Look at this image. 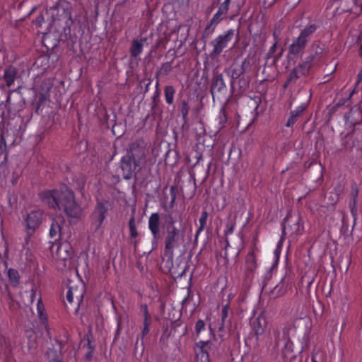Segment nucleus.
<instances>
[{"label": "nucleus", "mask_w": 362, "mask_h": 362, "mask_svg": "<svg viewBox=\"0 0 362 362\" xmlns=\"http://www.w3.org/2000/svg\"><path fill=\"white\" fill-rule=\"evenodd\" d=\"M172 63L173 61L163 63L160 70L156 74V77H158V74H163L164 76L168 75L173 69Z\"/></svg>", "instance_id": "30"}, {"label": "nucleus", "mask_w": 362, "mask_h": 362, "mask_svg": "<svg viewBox=\"0 0 362 362\" xmlns=\"http://www.w3.org/2000/svg\"><path fill=\"white\" fill-rule=\"evenodd\" d=\"M250 81L247 78L242 77L238 81V87L241 93L245 92L249 88Z\"/></svg>", "instance_id": "36"}, {"label": "nucleus", "mask_w": 362, "mask_h": 362, "mask_svg": "<svg viewBox=\"0 0 362 362\" xmlns=\"http://www.w3.org/2000/svg\"><path fill=\"white\" fill-rule=\"evenodd\" d=\"M109 206L110 204L107 200H102L97 202L93 213V224L95 226V230H98L102 226L107 216Z\"/></svg>", "instance_id": "7"}, {"label": "nucleus", "mask_w": 362, "mask_h": 362, "mask_svg": "<svg viewBox=\"0 0 362 362\" xmlns=\"http://www.w3.org/2000/svg\"><path fill=\"white\" fill-rule=\"evenodd\" d=\"M278 44L276 42H274L273 45L269 48L268 52H267V58H274L275 60H278L279 57H281V54H275V52L277 49Z\"/></svg>", "instance_id": "33"}, {"label": "nucleus", "mask_w": 362, "mask_h": 362, "mask_svg": "<svg viewBox=\"0 0 362 362\" xmlns=\"http://www.w3.org/2000/svg\"><path fill=\"white\" fill-rule=\"evenodd\" d=\"M313 60V57H308L305 61L300 63L295 68L297 70V72L299 73L301 76H305L308 74L310 69L312 66V62Z\"/></svg>", "instance_id": "23"}, {"label": "nucleus", "mask_w": 362, "mask_h": 362, "mask_svg": "<svg viewBox=\"0 0 362 362\" xmlns=\"http://www.w3.org/2000/svg\"><path fill=\"white\" fill-rule=\"evenodd\" d=\"M226 89L227 88L223 75L221 74L216 75L214 78L211 86L210 91L213 99H214L215 95L224 93Z\"/></svg>", "instance_id": "16"}, {"label": "nucleus", "mask_w": 362, "mask_h": 362, "mask_svg": "<svg viewBox=\"0 0 362 362\" xmlns=\"http://www.w3.org/2000/svg\"><path fill=\"white\" fill-rule=\"evenodd\" d=\"M44 21V17L42 15H39L37 18L33 21V23L36 27H40L42 23Z\"/></svg>", "instance_id": "47"}, {"label": "nucleus", "mask_w": 362, "mask_h": 362, "mask_svg": "<svg viewBox=\"0 0 362 362\" xmlns=\"http://www.w3.org/2000/svg\"><path fill=\"white\" fill-rule=\"evenodd\" d=\"M38 196L41 202L50 209L63 210L69 218H78L81 216V207L76 203L73 191L66 185L43 190Z\"/></svg>", "instance_id": "1"}, {"label": "nucleus", "mask_w": 362, "mask_h": 362, "mask_svg": "<svg viewBox=\"0 0 362 362\" xmlns=\"http://www.w3.org/2000/svg\"><path fill=\"white\" fill-rule=\"evenodd\" d=\"M175 89L173 86H166L164 88V96L167 104L172 105L174 103Z\"/></svg>", "instance_id": "27"}, {"label": "nucleus", "mask_w": 362, "mask_h": 362, "mask_svg": "<svg viewBox=\"0 0 362 362\" xmlns=\"http://www.w3.org/2000/svg\"><path fill=\"white\" fill-rule=\"evenodd\" d=\"M306 45L307 42L297 37L293 40L292 43L289 45L288 54L293 56H298L303 52Z\"/></svg>", "instance_id": "20"}, {"label": "nucleus", "mask_w": 362, "mask_h": 362, "mask_svg": "<svg viewBox=\"0 0 362 362\" xmlns=\"http://www.w3.org/2000/svg\"><path fill=\"white\" fill-rule=\"evenodd\" d=\"M66 300L69 303H71L74 300V296H66Z\"/></svg>", "instance_id": "59"}, {"label": "nucleus", "mask_w": 362, "mask_h": 362, "mask_svg": "<svg viewBox=\"0 0 362 362\" xmlns=\"http://www.w3.org/2000/svg\"><path fill=\"white\" fill-rule=\"evenodd\" d=\"M61 224L57 219H53L49 233L50 238L57 240L61 236Z\"/></svg>", "instance_id": "25"}, {"label": "nucleus", "mask_w": 362, "mask_h": 362, "mask_svg": "<svg viewBox=\"0 0 362 362\" xmlns=\"http://www.w3.org/2000/svg\"><path fill=\"white\" fill-rule=\"evenodd\" d=\"M189 107L188 105V103L186 100L182 101V105L180 109V113L182 115V117L183 121L185 122L187 120V117L189 113Z\"/></svg>", "instance_id": "34"}, {"label": "nucleus", "mask_w": 362, "mask_h": 362, "mask_svg": "<svg viewBox=\"0 0 362 362\" xmlns=\"http://www.w3.org/2000/svg\"><path fill=\"white\" fill-rule=\"evenodd\" d=\"M18 74V69L13 65H9L4 69L3 79L8 88L11 87L14 84Z\"/></svg>", "instance_id": "18"}, {"label": "nucleus", "mask_w": 362, "mask_h": 362, "mask_svg": "<svg viewBox=\"0 0 362 362\" xmlns=\"http://www.w3.org/2000/svg\"><path fill=\"white\" fill-rule=\"evenodd\" d=\"M358 191L357 189H356L354 191L352 192L353 199L349 203L350 211H351V216L354 218L353 228L354 227V226L356 224V221L357 218V209L356 208V199L358 197Z\"/></svg>", "instance_id": "26"}, {"label": "nucleus", "mask_w": 362, "mask_h": 362, "mask_svg": "<svg viewBox=\"0 0 362 362\" xmlns=\"http://www.w3.org/2000/svg\"><path fill=\"white\" fill-rule=\"evenodd\" d=\"M252 329L257 337V339L264 338L269 334L268 323L264 315L262 313L254 320L252 323Z\"/></svg>", "instance_id": "9"}, {"label": "nucleus", "mask_w": 362, "mask_h": 362, "mask_svg": "<svg viewBox=\"0 0 362 362\" xmlns=\"http://www.w3.org/2000/svg\"><path fill=\"white\" fill-rule=\"evenodd\" d=\"M205 329V323L203 320H199L195 325V331L197 334H199L202 331Z\"/></svg>", "instance_id": "41"}, {"label": "nucleus", "mask_w": 362, "mask_h": 362, "mask_svg": "<svg viewBox=\"0 0 362 362\" xmlns=\"http://www.w3.org/2000/svg\"><path fill=\"white\" fill-rule=\"evenodd\" d=\"M146 40V37H142L139 40L134 39L132 41L129 48V53L132 58L136 59L142 53L144 49V42Z\"/></svg>", "instance_id": "21"}, {"label": "nucleus", "mask_w": 362, "mask_h": 362, "mask_svg": "<svg viewBox=\"0 0 362 362\" xmlns=\"http://www.w3.org/2000/svg\"><path fill=\"white\" fill-rule=\"evenodd\" d=\"M35 231L29 230L26 229V235L24 238V243L23 244V249H25V247H32V245H30V241L31 239V237Z\"/></svg>", "instance_id": "39"}, {"label": "nucleus", "mask_w": 362, "mask_h": 362, "mask_svg": "<svg viewBox=\"0 0 362 362\" xmlns=\"http://www.w3.org/2000/svg\"><path fill=\"white\" fill-rule=\"evenodd\" d=\"M50 362H61V361H59L58 359H53Z\"/></svg>", "instance_id": "64"}, {"label": "nucleus", "mask_w": 362, "mask_h": 362, "mask_svg": "<svg viewBox=\"0 0 362 362\" xmlns=\"http://www.w3.org/2000/svg\"><path fill=\"white\" fill-rule=\"evenodd\" d=\"M299 221H300V217H298L297 218V220L295 221L294 223L291 227V230H292L291 233H297L298 232L299 228H300Z\"/></svg>", "instance_id": "45"}, {"label": "nucleus", "mask_w": 362, "mask_h": 362, "mask_svg": "<svg viewBox=\"0 0 362 362\" xmlns=\"http://www.w3.org/2000/svg\"><path fill=\"white\" fill-rule=\"evenodd\" d=\"M245 64L246 59L243 61L241 64H233L225 71L228 76L231 78L230 89L232 92L234 91L235 88V80L239 78L245 72Z\"/></svg>", "instance_id": "13"}, {"label": "nucleus", "mask_w": 362, "mask_h": 362, "mask_svg": "<svg viewBox=\"0 0 362 362\" xmlns=\"http://www.w3.org/2000/svg\"><path fill=\"white\" fill-rule=\"evenodd\" d=\"M349 219L348 216L346 214H343L342 218H341V223H342V228L344 230H348L349 228Z\"/></svg>", "instance_id": "46"}, {"label": "nucleus", "mask_w": 362, "mask_h": 362, "mask_svg": "<svg viewBox=\"0 0 362 362\" xmlns=\"http://www.w3.org/2000/svg\"><path fill=\"white\" fill-rule=\"evenodd\" d=\"M135 162V165L141 170L147 163V157L149 156V146L147 141L143 139L136 140L130 147L128 154Z\"/></svg>", "instance_id": "4"}, {"label": "nucleus", "mask_w": 362, "mask_h": 362, "mask_svg": "<svg viewBox=\"0 0 362 362\" xmlns=\"http://www.w3.org/2000/svg\"><path fill=\"white\" fill-rule=\"evenodd\" d=\"M67 295L71 294H85V284L79 278L75 279H68L65 283Z\"/></svg>", "instance_id": "14"}, {"label": "nucleus", "mask_w": 362, "mask_h": 362, "mask_svg": "<svg viewBox=\"0 0 362 362\" xmlns=\"http://www.w3.org/2000/svg\"><path fill=\"white\" fill-rule=\"evenodd\" d=\"M7 149L6 131L1 129L0 133V156L4 153Z\"/></svg>", "instance_id": "32"}, {"label": "nucleus", "mask_w": 362, "mask_h": 362, "mask_svg": "<svg viewBox=\"0 0 362 362\" xmlns=\"http://www.w3.org/2000/svg\"><path fill=\"white\" fill-rule=\"evenodd\" d=\"M358 56L362 58V44L361 45L358 49Z\"/></svg>", "instance_id": "62"}, {"label": "nucleus", "mask_w": 362, "mask_h": 362, "mask_svg": "<svg viewBox=\"0 0 362 362\" xmlns=\"http://www.w3.org/2000/svg\"><path fill=\"white\" fill-rule=\"evenodd\" d=\"M354 2V8L353 12L356 16L362 15V0H353Z\"/></svg>", "instance_id": "37"}, {"label": "nucleus", "mask_w": 362, "mask_h": 362, "mask_svg": "<svg viewBox=\"0 0 362 362\" xmlns=\"http://www.w3.org/2000/svg\"><path fill=\"white\" fill-rule=\"evenodd\" d=\"M170 194L171 197V200H170V206L173 207L174 206V204H175V202L176 199V191H175V187L173 185L170 187Z\"/></svg>", "instance_id": "43"}, {"label": "nucleus", "mask_w": 362, "mask_h": 362, "mask_svg": "<svg viewBox=\"0 0 362 362\" xmlns=\"http://www.w3.org/2000/svg\"><path fill=\"white\" fill-rule=\"evenodd\" d=\"M281 228H282V235H281V237L280 240H279V242L277 243L276 249V251H275V253H276V255H277V250H281V247L283 246V243H284V240L283 236L284 235H286V227L284 223H283L281 225Z\"/></svg>", "instance_id": "40"}, {"label": "nucleus", "mask_w": 362, "mask_h": 362, "mask_svg": "<svg viewBox=\"0 0 362 362\" xmlns=\"http://www.w3.org/2000/svg\"><path fill=\"white\" fill-rule=\"evenodd\" d=\"M158 86H159V80L158 78L156 81V86H155L156 93H158V95H160V90H159Z\"/></svg>", "instance_id": "57"}, {"label": "nucleus", "mask_w": 362, "mask_h": 362, "mask_svg": "<svg viewBox=\"0 0 362 362\" xmlns=\"http://www.w3.org/2000/svg\"><path fill=\"white\" fill-rule=\"evenodd\" d=\"M344 119L346 124L354 127L362 124V110L358 106L352 107L349 113L344 115Z\"/></svg>", "instance_id": "15"}, {"label": "nucleus", "mask_w": 362, "mask_h": 362, "mask_svg": "<svg viewBox=\"0 0 362 362\" xmlns=\"http://www.w3.org/2000/svg\"><path fill=\"white\" fill-rule=\"evenodd\" d=\"M149 332V327L148 326H144V329L142 330V334L143 336L146 335Z\"/></svg>", "instance_id": "54"}, {"label": "nucleus", "mask_w": 362, "mask_h": 362, "mask_svg": "<svg viewBox=\"0 0 362 362\" xmlns=\"http://www.w3.org/2000/svg\"><path fill=\"white\" fill-rule=\"evenodd\" d=\"M305 107H306L303 104H302V105L296 107V108L295 110L291 111V113H292L293 115H294L295 116H296L298 117L305 110Z\"/></svg>", "instance_id": "42"}, {"label": "nucleus", "mask_w": 362, "mask_h": 362, "mask_svg": "<svg viewBox=\"0 0 362 362\" xmlns=\"http://www.w3.org/2000/svg\"><path fill=\"white\" fill-rule=\"evenodd\" d=\"M235 35V30L232 28L227 30L223 34L218 35L211 42L213 49L211 55L216 57L219 55L223 50L227 47L228 42H230Z\"/></svg>", "instance_id": "6"}, {"label": "nucleus", "mask_w": 362, "mask_h": 362, "mask_svg": "<svg viewBox=\"0 0 362 362\" xmlns=\"http://www.w3.org/2000/svg\"><path fill=\"white\" fill-rule=\"evenodd\" d=\"M302 77L301 75L299 74V73L297 72V70L294 67L289 73L288 76V83H296L297 80Z\"/></svg>", "instance_id": "35"}, {"label": "nucleus", "mask_w": 362, "mask_h": 362, "mask_svg": "<svg viewBox=\"0 0 362 362\" xmlns=\"http://www.w3.org/2000/svg\"><path fill=\"white\" fill-rule=\"evenodd\" d=\"M257 237H254L245 259L244 273L245 278L250 281L254 278L255 272L259 267L258 257L261 248L257 245Z\"/></svg>", "instance_id": "2"}, {"label": "nucleus", "mask_w": 362, "mask_h": 362, "mask_svg": "<svg viewBox=\"0 0 362 362\" xmlns=\"http://www.w3.org/2000/svg\"><path fill=\"white\" fill-rule=\"evenodd\" d=\"M160 95H158V93H156V90L155 91L154 95L153 97V102L156 103V100L158 99Z\"/></svg>", "instance_id": "58"}, {"label": "nucleus", "mask_w": 362, "mask_h": 362, "mask_svg": "<svg viewBox=\"0 0 362 362\" xmlns=\"http://www.w3.org/2000/svg\"><path fill=\"white\" fill-rule=\"evenodd\" d=\"M348 100L346 99H341L337 103V106H341L346 104Z\"/></svg>", "instance_id": "56"}, {"label": "nucleus", "mask_w": 362, "mask_h": 362, "mask_svg": "<svg viewBox=\"0 0 362 362\" xmlns=\"http://www.w3.org/2000/svg\"><path fill=\"white\" fill-rule=\"evenodd\" d=\"M7 276L10 284L13 287H18L20 284L21 276L17 269L10 268L7 271Z\"/></svg>", "instance_id": "24"}, {"label": "nucleus", "mask_w": 362, "mask_h": 362, "mask_svg": "<svg viewBox=\"0 0 362 362\" xmlns=\"http://www.w3.org/2000/svg\"><path fill=\"white\" fill-rule=\"evenodd\" d=\"M272 35H273V37H274V42H276V44H278V43H279V42L280 41L279 34V33H277L276 30H274V31L273 32Z\"/></svg>", "instance_id": "51"}, {"label": "nucleus", "mask_w": 362, "mask_h": 362, "mask_svg": "<svg viewBox=\"0 0 362 362\" xmlns=\"http://www.w3.org/2000/svg\"><path fill=\"white\" fill-rule=\"evenodd\" d=\"M148 229L152 235V243L156 244L160 238V216L156 212L152 213L148 218Z\"/></svg>", "instance_id": "11"}, {"label": "nucleus", "mask_w": 362, "mask_h": 362, "mask_svg": "<svg viewBox=\"0 0 362 362\" xmlns=\"http://www.w3.org/2000/svg\"><path fill=\"white\" fill-rule=\"evenodd\" d=\"M37 305V315H38L39 318L44 322H46L47 315L45 313V307H44L43 303H42V299L40 297L37 299V305Z\"/></svg>", "instance_id": "29"}, {"label": "nucleus", "mask_w": 362, "mask_h": 362, "mask_svg": "<svg viewBox=\"0 0 362 362\" xmlns=\"http://www.w3.org/2000/svg\"><path fill=\"white\" fill-rule=\"evenodd\" d=\"M43 214L40 210H33L28 214L25 221L27 230L35 231L40 226Z\"/></svg>", "instance_id": "12"}, {"label": "nucleus", "mask_w": 362, "mask_h": 362, "mask_svg": "<svg viewBox=\"0 0 362 362\" xmlns=\"http://www.w3.org/2000/svg\"><path fill=\"white\" fill-rule=\"evenodd\" d=\"M297 121V117L290 112V117L286 124L287 127H292Z\"/></svg>", "instance_id": "44"}, {"label": "nucleus", "mask_w": 362, "mask_h": 362, "mask_svg": "<svg viewBox=\"0 0 362 362\" xmlns=\"http://www.w3.org/2000/svg\"><path fill=\"white\" fill-rule=\"evenodd\" d=\"M311 362H317V359H316V355H315V354H313L312 355Z\"/></svg>", "instance_id": "60"}, {"label": "nucleus", "mask_w": 362, "mask_h": 362, "mask_svg": "<svg viewBox=\"0 0 362 362\" xmlns=\"http://www.w3.org/2000/svg\"><path fill=\"white\" fill-rule=\"evenodd\" d=\"M230 4V0H224L218 6V10L214 14L209 23L206 25L204 33L208 35L214 32L215 28L227 16Z\"/></svg>", "instance_id": "5"}, {"label": "nucleus", "mask_w": 362, "mask_h": 362, "mask_svg": "<svg viewBox=\"0 0 362 362\" xmlns=\"http://www.w3.org/2000/svg\"><path fill=\"white\" fill-rule=\"evenodd\" d=\"M70 33H71V29L70 28H64V34H65V36L63 38V36L62 35L60 36V40H67L69 37H68V35H70Z\"/></svg>", "instance_id": "49"}, {"label": "nucleus", "mask_w": 362, "mask_h": 362, "mask_svg": "<svg viewBox=\"0 0 362 362\" xmlns=\"http://www.w3.org/2000/svg\"><path fill=\"white\" fill-rule=\"evenodd\" d=\"M84 182H85L84 179H83V178H82V179L81 180L80 182H78V185H77V187H78V189H82L83 188V186H84Z\"/></svg>", "instance_id": "53"}, {"label": "nucleus", "mask_w": 362, "mask_h": 362, "mask_svg": "<svg viewBox=\"0 0 362 362\" xmlns=\"http://www.w3.org/2000/svg\"><path fill=\"white\" fill-rule=\"evenodd\" d=\"M128 225H129V232H130V237L132 238H137V236L139 235V233H138V231H137V229L136 227L135 218L134 216H132V217L130 218Z\"/></svg>", "instance_id": "31"}, {"label": "nucleus", "mask_w": 362, "mask_h": 362, "mask_svg": "<svg viewBox=\"0 0 362 362\" xmlns=\"http://www.w3.org/2000/svg\"><path fill=\"white\" fill-rule=\"evenodd\" d=\"M291 83H288V78H287V81H286L284 83V88H287V87H288V86L289 84H291Z\"/></svg>", "instance_id": "63"}, {"label": "nucleus", "mask_w": 362, "mask_h": 362, "mask_svg": "<svg viewBox=\"0 0 362 362\" xmlns=\"http://www.w3.org/2000/svg\"><path fill=\"white\" fill-rule=\"evenodd\" d=\"M208 216V212L206 210L202 211L201 216L199 218V226L196 231L195 238H197L199 235V234L204 230L206 225Z\"/></svg>", "instance_id": "28"}, {"label": "nucleus", "mask_w": 362, "mask_h": 362, "mask_svg": "<svg viewBox=\"0 0 362 362\" xmlns=\"http://www.w3.org/2000/svg\"><path fill=\"white\" fill-rule=\"evenodd\" d=\"M56 252L59 259L66 260L71 257V247L66 242L60 243L57 246Z\"/></svg>", "instance_id": "22"}, {"label": "nucleus", "mask_w": 362, "mask_h": 362, "mask_svg": "<svg viewBox=\"0 0 362 362\" xmlns=\"http://www.w3.org/2000/svg\"><path fill=\"white\" fill-rule=\"evenodd\" d=\"M120 167L122 171L123 178L129 180L132 178L133 173L139 170V166L135 165V162L128 154L122 157L120 160Z\"/></svg>", "instance_id": "10"}, {"label": "nucleus", "mask_w": 362, "mask_h": 362, "mask_svg": "<svg viewBox=\"0 0 362 362\" xmlns=\"http://www.w3.org/2000/svg\"><path fill=\"white\" fill-rule=\"evenodd\" d=\"M228 305H226L223 308V310H222V313H223V319H224L225 317H226V316H227V313H228Z\"/></svg>", "instance_id": "52"}, {"label": "nucleus", "mask_w": 362, "mask_h": 362, "mask_svg": "<svg viewBox=\"0 0 362 362\" xmlns=\"http://www.w3.org/2000/svg\"><path fill=\"white\" fill-rule=\"evenodd\" d=\"M151 82H152V80H151V78H149V80H148V83L146 84V91H148V87H149V86L151 85Z\"/></svg>", "instance_id": "61"}, {"label": "nucleus", "mask_w": 362, "mask_h": 362, "mask_svg": "<svg viewBox=\"0 0 362 362\" xmlns=\"http://www.w3.org/2000/svg\"><path fill=\"white\" fill-rule=\"evenodd\" d=\"M141 310L144 313V326L149 327L151 323V317L148 315L147 306L146 305L142 306Z\"/></svg>", "instance_id": "38"}, {"label": "nucleus", "mask_w": 362, "mask_h": 362, "mask_svg": "<svg viewBox=\"0 0 362 362\" xmlns=\"http://www.w3.org/2000/svg\"><path fill=\"white\" fill-rule=\"evenodd\" d=\"M179 238L180 230L176 226L168 228L167 235L165 238L164 252L165 255L173 256V250L176 247Z\"/></svg>", "instance_id": "8"}, {"label": "nucleus", "mask_w": 362, "mask_h": 362, "mask_svg": "<svg viewBox=\"0 0 362 362\" xmlns=\"http://www.w3.org/2000/svg\"><path fill=\"white\" fill-rule=\"evenodd\" d=\"M362 82V69L358 73L356 81V86H358V85Z\"/></svg>", "instance_id": "50"}, {"label": "nucleus", "mask_w": 362, "mask_h": 362, "mask_svg": "<svg viewBox=\"0 0 362 362\" xmlns=\"http://www.w3.org/2000/svg\"><path fill=\"white\" fill-rule=\"evenodd\" d=\"M209 341H199L197 345L199 348L196 354V359L194 362H209V356L207 349L211 346Z\"/></svg>", "instance_id": "17"}, {"label": "nucleus", "mask_w": 362, "mask_h": 362, "mask_svg": "<svg viewBox=\"0 0 362 362\" xmlns=\"http://www.w3.org/2000/svg\"><path fill=\"white\" fill-rule=\"evenodd\" d=\"M319 28V23H317L316 22L310 23L307 24L303 29L300 30V32L298 37L308 43L310 41L313 35L317 31V30Z\"/></svg>", "instance_id": "19"}, {"label": "nucleus", "mask_w": 362, "mask_h": 362, "mask_svg": "<svg viewBox=\"0 0 362 362\" xmlns=\"http://www.w3.org/2000/svg\"><path fill=\"white\" fill-rule=\"evenodd\" d=\"M22 254L25 257V269L28 272H33V280L30 283L31 288V294H37L38 292L37 286L35 284V281L37 284L40 281L39 276V264L37 260V257L35 254V251L33 247H25V249L22 250Z\"/></svg>", "instance_id": "3"}, {"label": "nucleus", "mask_w": 362, "mask_h": 362, "mask_svg": "<svg viewBox=\"0 0 362 362\" xmlns=\"http://www.w3.org/2000/svg\"><path fill=\"white\" fill-rule=\"evenodd\" d=\"M175 220L173 218V217L170 215L169 216V221H168V223L169 225L170 226V227H173V226H175L174 224H175Z\"/></svg>", "instance_id": "55"}, {"label": "nucleus", "mask_w": 362, "mask_h": 362, "mask_svg": "<svg viewBox=\"0 0 362 362\" xmlns=\"http://www.w3.org/2000/svg\"><path fill=\"white\" fill-rule=\"evenodd\" d=\"M357 87L358 86H356V83H355L353 90L351 91V93H349V96L346 98L347 100H350L351 99V98L354 96V95H355L356 93H357L358 92Z\"/></svg>", "instance_id": "48"}]
</instances>
